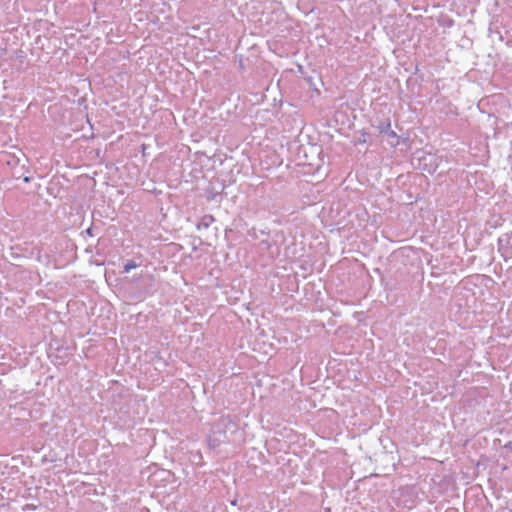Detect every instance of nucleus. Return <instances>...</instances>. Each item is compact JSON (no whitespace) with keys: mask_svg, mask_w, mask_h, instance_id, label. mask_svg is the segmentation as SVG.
I'll use <instances>...</instances> for the list:
<instances>
[{"mask_svg":"<svg viewBox=\"0 0 512 512\" xmlns=\"http://www.w3.org/2000/svg\"><path fill=\"white\" fill-rule=\"evenodd\" d=\"M422 169L427 170L429 173H433L437 168V158L434 155H426L422 159Z\"/></svg>","mask_w":512,"mask_h":512,"instance_id":"1","label":"nucleus"},{"mask_svg":"<svg viewBox=\"0 0 512 512\" xmlns=\"http://www.w3.org/2000/svg\"><path fill=\"white\" fill-rule=\"evenodd\" d=\"M138 267V264L135 263L134 261H128L125 265H124V272L126 273H129L132 269H135Z\"/></svg>","mask_w":512,"mask_h":512,"instance_id":"2","label":"nucleus"},{"mask_svg":"<svg viewBox=\"0 0 512 512\" xmlns=\"http://www.w3.org/2000/svg\"><path fill=\"white\" fill-rule=\"evenodd\" d=\"M388 135L393 137V138H396V134L393 131L389 132Z\"/></svg>","mask_w":512,"mask_h":512,"instance_id":"3","label":"nucleus"},{"mask_svg":"<svg viewBox=\"0 0 512 512\" xmlns=\"http://www.w3.org/2000/svg\"><path fill=\"white\" fill-rule=\"evenodd\" d=\"M507 240H508V243H510L512 245V235L511 236H507Z\"/></svg>","mask_w":512,"mask_h":512,"instance_id":"4","label":"nucleus"}]
</instances>
